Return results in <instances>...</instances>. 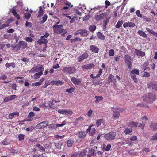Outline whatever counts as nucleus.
Returning a JSON list of instances; mask_svg holds the SVG:
<instances>
[{
	"instance_id": "f257e3e1",
	"label": "nucleus",
	"mask_w": 157,
	"mask_h": 157,
	"mask_svg": "<svg viewBox=\"0 0 157 157\" xmlns=\"http://www.w3.org/2000/svg\"><path fill=\"white\" fill-rule=\"evenodd\" d=\"M63 25H55L52 26V28L53 32L54 33L57 34H61V36H64L67 33V30L65 29H64L62 28Z\"/></svg>"
},
{
	"instance_id": "f03ea898",
	"label": "nucleus",
	"mask_w": 157,
	"mask_h": 157,
	"mask_svg": "<svg viewBox=\"0 0 157 157\" xmlns=\"http://www.w3.org/2000/svg\"><path fill=\"white\" fill-rule=\"evenodd\" d=\"M124 61L125 63L128 66V67L131 69L132 64L131 56L128 54L125 55L124 56Z\"/></svg>"
},
{
	"instance_id": "7ed1b4c3",
	"label": "nucleus",
	"mask_w": 157,
	"mask_h": 157,
	"mask_svg": "<svg viewBox=\"0 0 157 157\" xmlns=\"http://www.w3.org/2000/svg\"><path fill=\"white\" fill-rule=\"evenodd\" d=\"M27 46V44L26 42L25 41H20L17 44L15 47V49L16 50H19L20 49H23L25 48Z\"/></svg>"
},
{
	"instance_id": "20e7f679",
	"label": "nucleus",
	"mask_w": 157,
	"mask_h": 157,
	"mask_svg": "<svg viewBox=\"0 0 157 157\" xmlns=\"http://www.w3.org/2000/svg\"><path fill=\"white\" fill-rule=\"evenodd\" d=\"M76 70L73 67H65L63 68L62 71L64 73L71 74L74 73Z\"/></svg>"
},
{
	"instance_id": "39448f33",
	"label": "nucleus",
	"mask_w": 157,
	"mask_h": 157,
	"mask_svg": "<svg viewBox=\"0 0 157 157\" xmlns=\"http://www.w3.org/2000/svg\"><path fill=\"white\" fill-rule=\"evenodd\" d=\"M96 130L94 127L93 124L90 125L89 126L88 128L86 130V133H89V135L90 136H92L96 132Z\"/></svg>"
},
{
	"instance_id": "423d86ee",
	"label": "nucleus",
	"mask_w": 157,
	"mask_h": 157,
	"mask_svg": "<svg viewBox=\"0 0 157 157\" xmlns=\"http://www.w3.org/2000/svg\"><path fill=\"white\" fill-rule=\"evenodd\" d=\"M156 96L154 94L151 93H149L148 95V97L147 99L145 100L149 103H152L153 101L156 99Z\"/></svg>"
},
{
	"instance_id": "0eeeda50",
	"label": "nucleus",
	"mask_w": 157,
	"mask_h": 157,
	"mask_svg": "<svg viewBox=\"0 0 157 157\" xmlns=\"http://www.w3.org/2000/svg\"><path fill=\"white\" fill-rule=\"evenodd\" d=\"M48 125V121H45L41 122L37 125L36 128L37 129L44 128Z\"/></svg>"
},
{
	"instance_id": "6e6552de",
	"label": "nucleus",
	"mask_w": 157,
	"mask_h": 157,
	"mask_svg": "<svg viewBox=\"0 0 157 157\" xmlns=\"http://www.w3.org/2000/svg\"><path fill=\"white\" fill-rule=\"evenodd\" d=\"M120 115V113L117 108L113 109V117L114 119L118 118Z\"/></svg>"
},
{
	"instance_id": "1a4fd4ad",
	"label": "nucleus",
	"mask_w": 157,
	"mask_h": 157,
	"mask_svg": "<svg viewBox=\"0 0 157 157\" xmlns=\"http://www.w3.org/2000/svg\"><path fill=\"white\" fill-rule=\"evenodd\" d=\"M142 119L143 120L142 124H139L138 127H140L141 129L143 130L144 128V126L146 123L145 121H147L148 120V119L147 116H144L142 118Z\"/></svg>"
},
{
	"instance_id": "9d476101",
	"label": "nucleus",
	"mask_w": 157,
	"mask_h": 157,
	"mask_svg": "<svg viewBox=\"0 0 157 157\" xmlns=\"http://www.w3.org/2000/svg\"><path fill=\"white\" fill-rule=\"evenodd\" d=\"M79 34L82 36H86L87 34V31L85 29H82L78 30L74 33L75 35H77Z\"/></svg>"
},
{
	"instance_id": "9b49d317",
	"label": "nucleus",
	"mask_w": 157,
	"mask_h": 157,
	"mask_svg": "<svg viewBox=\"0 0 157 157\" xmlns=\"http://www.w3.org/2000/svg\"><path fill=\"white\" fill-rule=\"evenodd\" d=\"M108 14V13L107 12L104 13H103L100 14L98 15H97L95 17V19L96 20L99 21L105 17H106Z\"/></svg>"
},
{
	"instance_id": "f8f14e48",
	"label": "nucleus",
	"mask_w": 157,
	"mask_h": 157,
	"mask_svg": "<svg viewBox=\"0 0 157 157\" xmlns=\"http://www.w3.org/2000/svg\"><path fill=\"white\" fill-rule=\"evenodd\" d=\"M50 83L53 85H56V86H59V85H61L64 83V82L62 81L59 80H57L56 79L51 81Z\"/></svg>"
},
{
	"instance_id": "ddd939ff",
	"label": "nucleus",
	"mask_w": 157,
	"mask_h": 157,
	"mask_svg": "<svg viewBox=\"0 0 157 157\" xmlns=\"http://www.w3.org/2000/svg\"><path fill=\"white\" fill-rule=\"evenodd\" d=\"M88 55L86 53H85L82 55L80 56L78 58V61L81 62L83 61L84 59L88 57Z\"/></svg>"
},
{
	"instance_id": "4468645a",
	"label": "nucleus",
	"mask_w": 157,
	"mask_h": 157,
	"mask_svg": "<svg viewBox=\"0 0 157 157\" xmlns=\"http://www.w3.org/2000/svg\"><path fill=\"white\" fill-rule=\"evenodd\" d=\"M135 53L137 56L141 57H144L145 56V52L141 51V50L135 49Z\"/></svg>"
},
{
	"instance_id": "2eb2a0df",
	"label": "nucleus",
	"mask_w": 157,
	"mask_h": 157,
	"mask_svg": "<svg viewBox=\"0 0 157 157\" xmlns=\"http://www.w3.org/2000/svg\"><path fill=\"white\" fill-rule=\"evenodd\" d=\"M136 26L135 24L132 22H125L123 24V26L124 28L129 27H133Z\"/></svg>"
},
{
	"instance_id": "dca6fc26",
	"label": "nucleus",
	"mask_w": 157,
	"mask_h": 157,
	"mask_svg": "<svg viewBox=\"0 0 157 157\" xmlns=\"http://www.w3.org/2000/svg\"><path fill=\"white\" fill-rule=\"evenodd\" d=\"M90 49L91 52L95 53H98L99 50V48L95 45H91L90 46Z\"/></svg>"
},
{
	"instance_id": "f3484780",
	"label": "nucleus",
	"mask_w": 157,
	"mask_h": 157,
	"mask_svg": "<svg viewBox=\"0 0 157 157\" xmlns=\"http://www.w3.org/2000/svg\"><path fill=\"white\" fill-rule=\"evenodd\" d=\"M83 120V118L80 116L78 118L75 119L73 122V124L75 125H77L78 123H81Z\"/></svg>"
},
{
	"instance_id": "a211bd4d",
	"label": "nucleus",
	"mask_w": 157,
	"mask_h": 157,
	"mask_svg": "<svg viewBox=\"0 0 157 157\" xmlns=\"http://www.w3.org/2000/svg\"><path fill=\"white\" fill-rule=\"evenodd\" d=\"M48 42V40L47 39L43 38H41L37 41V43L40 45H41L42 44H46Z\"/></svg>"
},
{
	"instance_id": "6ab92c4d",
	"label": "nucleus",
	"mask_w": 157,
	"mask_h": 157,
	"mask_svg": "<svg viewBox=\"0 0 157 157\" xmlns=\"http://www.w3.org/2000/svg\"><path fill=\"white\" fill-rule=\"evenodd\" d=\"M94 66V64L93 63H90L86 65H84L83 66L82 68L83 69H91L93 68Z\"/></svg>"
},
{
	"instance_id": "aec40b11",
	"label": "nucleus",
	"mask_w": 157,
	"mask_h": 157,
	"mask_svg": "<svg viewBox=\"0 0 157 157\" xmlns=\"http://www.w3.org/2000/svg\"><path fill=\"white\" fill-rule=\"evenodd\" d=\"M127 125L131 128L137 127L139 125L138 122H135L134 121H131Z\"/></svg>"
},
{
	"instance_id": "412c9836",
	"label": "nucleus",
	"mask_w": 157,
	"mask_h": 157,
	"mask_svg": "<svg viewBox=\"0 0 157 157\" xmlns=\"http://www.w3.org/2000/svg\"><path fill=\"white\" fill-rule=\"evenodd\" d=\"M86 133V131L85 132L84 131H81L78 134V136L79 138L80 139H83L86 136V133Z\"/></svg>"
},
{
	"instance_id": "4be33fe9",
	"label": "nucleus",
	"mask_w": 157,
	"mask_h": 157,
	"mask_svg": "<svg viewBox=\"0 0 157 157\" xmlns=\"http://www.w3.org/2000/svg\"><path fill=\"white\" fill-rule=\"evenodd\" d=\"M95 150L93 149H90L88 151V154L87 157H91L94 155Z\"/></svg>"
},
{
	"instance_id": "5701e85b",
	"label": "nucleus",
	"mask_w": 157,
	"mask_h": 157,
	"mask_svg": "<svg viewBox=\"0 0 157 157\" xmlns=\"http://www.w3.org/2000/svg\"><path fill=\"white\" fill-rule=\"evenodd\" d=\"M116 135V133L113 132H110L109 133V140L113 139Z\"/></svg>"
},
{
	"instance_id": "b1692460",
	"label": "nucleus",
	"mask_w": 157,
	"mask_h": 157,
	"mask_svg": "<svg viewBox=\"0 0 157 157\" xmlns=\"http://www.w3.org/2000/svg\"><path fill=\"white\" fill-rule=\"evenodd\" d=\"M5 67L6 68H9L10 67H11L12 68L14 69L15 68V64L14 63L12 62L10 63H7L5 65Z\"/></svg>"
},
{
	"instance_id": "393cba45",
	"label": "nucleus",
	"mask_w": 157,
	"mask_h": 157,
	"mask_svg": "<svg viewBox=\"0 0 157 157\" xmlns=\"http://www.w3.org/2000/svg\"><path fill=\"white\" fill-rule=\"evenodd\" d=\"M148 64L149 63L147 61L146 62L143 63L142 65V67L144 71L146 70L147 69H148V71L150 70L149 68L148 67Z\"/></svg>"
},
{
	"instance_id": "a878e982",
	"label": "nucleus",
	"mask_w": 157,
	"mask_h": 157,
	"mask_svg": "<svg viewBox=\"0 0 157 157\" xmlns=\"http://www.w3.org/2000/svg\"><path fill=\"white\" fill-rule=\"evenodd\" d=\"M149 87H152V89L154 91L157 90V82H155L151 84Z\"/></svg>"
},
{
	"instance_id": "bb28decb",
	"label": "nucleus",
	"mask_w": 157,
	"mask_h": 157,
	"mask_svg": "<svg viewBox=\"0 0 157 157\" xmlns=\"http://www.w3.org/2000/svg\"><path fill=\"white\" fill-rule=\"evenodd\" d=\"M15 115L18 116L19 115V113H18V112H15L11 113L9 114L8 116V117L10 119H11L13 118V117Z\"/></svg>"
},
{
	"instance_id": "cd10ccee",
	"label": "nucleus",
	"mask_w": 157,
	"mask_h": 157,
	"mask_svg": "<svg viewBox=\"0 0 157 157\" xmlns=\"http://www.w3.org/2000/svg\"><path fill=\"white\" fill-rule=\"evenodd\" d=\"M137 33L138 34L142 36L143 38H146L147 37V35L145 33L141 30H139L138 32Z\"/></svg>"
},
{
	"instance_id": "c85d7f7f",
	"label": "nucleus",
	"mask_w": 157,
	"mask_h": 157,
	"mask_svg": "<svg viewBox=\"0 0 157 157\" xmlns=\"http://www.w3.org/2000/svg\"><path fill=\"white\" fill-rule=\"evenodd\" d=\"M95 98L96 99V100L95 101L96 103H98L103 99V97L101 96H96L95 97Z\"/></svg>"
},
{
	"instance_id": "c756f323",
	"label": "nucleus",
	"mask_w": 157,
	"mask_h": 157,
	"mask_svg": "<svg viewBox=\"0 0 157 157\" xmlns=\"http://www.w3.org/2000/svg\"><path fill=\"white\" fill-rule=\"evenodd\" d=\"M132 132V129L131 128L127 127L125 128L124 132L126 135L129 134Z\"/></svg>"
},
{
	"instance_id": "7c9ffc66",
	"label": "nucleus",
	"mask_w": 157,
	"mask_h": 157,
	"mask_svg": "<svg viewBox=\"0 0 157 157\" xmlns=\"http://www.w3.org/2000/svg\"><path fill=\"white\" fill-rule=\"evenodd\" d=\"M39 10L38 13V17H41L44 13V10L42 7L40 6L39 7Z\"/></svg>"
},
{
	"instance_id": "2f4dec72",
	"label": "nucleus",
	"mask_w": 157,
	"mask_h": 157,
	"mask_svg": "<svg viewBox=\"0 0 157 157\" xmlns=\"http://www.w3.org/2000/svg\"><path fill=\"white\" fill-rule=\"evenodd\" d=\"M75 89V87L73 88L71 87L70 88L66 89L65 91L66 92L71 94L72 92L74 91Z\"/></svg>"
},
{
	"instance_id": "473e14b6",
	"label": "nucleus",
	"mask_w": 157,
	"mask_h": 157,
	"mask_svg": "<svg viewBox=\"0 0 157 157\" xmlns=\"http://www.w3.org/2000/svg\"><path fill=\"white\" fill-rule=\"evenodd\" d=\"M37 71H39V72H42L43 73V72L44 71V69L43 67V66L42 65H37Z\"/></svg>"
},
{
	"instance_id": "72a5a7b5",
	"label": "nucleus",
	"mask_w": 157,
	"mask_h": 157,
	"mask_svg": "<svg viewBox=\"0 0 157 157\" xmlns=\"http://www.w3.org/2000/svg\"><path fill=\"white\" fill-rule=\"evenodd\" d=\"M123 23V20H121L120 21H118L116 25H115V27L116 28H120L121 26L122 25V24Z\"/></svg>"
},
{
	"instance_id": "f704fd0d",
	"label": "nucleus",
	"mask_w": 157,
	"mask_h": 157,
	"mask_svg": "<svg viewBox=\"0 0 157 157\" xmlns=\"http://www.w3.org/2000/svg\"><path fill=\"white\" fill-rule=\"evenodd\" d=\"M151 128L154 131L156 130L157 129V123H151Z\"/></svg>"
},
{
	"instance_id": "c9c22d12",
	"label": "nucleus",
	"mask_w": 157,
	"mask_h": 157,
	"mask_svg": "<svg viewBox=\"0 0 157 157\" xmlns=\"http://www.w3.org/2000/svg\"><path fill=\"white\" fill-rule=\"evenodd\" d=\"M87 151L86 150H83L79 153V155L80 157H83L86 155Z\"/></svg>"
},
{
	"instance_id": "e433bc0d",
	"label": "nucleus",
	"mask_w": 157,
	"mask_h": 157,
	"mask_svg": "<svg viewBox=\"0 0 157 157\" xmlns=\"http://www.w3.org/2000/svg\"><path fill=\"white\" fill-rule=\"evenodd\" d=\"M103 120L102 119H100L97 120L96 124L98 127L103 124Z\"/></svg>"
},
{
	"instance_id": "4c0bfd02",
	"label": "nucleus",
	"mask_w": 157,
	"mask_h": 157,
	"mask_svg": "<svg viewBox=\"0 0 157 157\" xmlns=\"http://www.w3.org/2000/svg\"><path fill=\"white\" fill-rule=\"evenodd\" d=\"M73 113V112L69 109H65L64 110V115H67L69 114L71 115Z\"/></svg>"
},
{
	"instance_id": "58836bf2",
	"label": "nucleus",
	"mask_w": 157,
	"mask_h": 157,
	"mask_svg": "<svg viewBox=\"0 0 157 157\" xmlns=\"http://www.w3.org/2000/svg\"><path fill=\"white\" fill-rule=\"evenodd\" d=\"M136 74L139 75V70L138 69H135L132 70L130 72V74Z\"/></svg>"
},
{
	"instance_id": "ea45409f",
	"label": "nucleus",
	"mask_w": 157,
	"mask_h": 157,
	"mask_svg": "<svg viewBox=\"0 0 157 157\" xmlns=\"http://www.w3.org/2000/svg\"><path fill=\"white\" fill-rule=\"evenodd\" d=\"M43 74V73L41 72H38V73H36L34 74L33 75V78H38L40 77V76L42 75Z\"/></svg>"
},
{
	"instance_id": "a19ab883",
	"label": "nucleus",
	"mask_w": 157,
	"mask_h": 157,
	"mask_svg": "<svg viewBox=\"0 0 157 157\" xmlns=\"http://www.w3.org/2000/svg\"><path fill=\"white\" fill-rule=\"evenodd\" d=\"M131 78L133 79L134 82L136 83H137L138 82L137 79L136 77V76L133 74H130Z\"/></svg>"
},
{
	"instance_id": "79ce46f5",
	"label": "nucleus",
	"mask_w": 157,
	"mask_h": 157,
	"mask_svg": "<svg viewBox=\"0 0 157 157\" xmlns=\"http://www.w3.org/2000/svg\"><path fill=\"white\" fill-rule=\"evenodd\" d=\"M97 36L101 40H104L105 39V36H104L100 32H98L97 33Z\"/></svg>"
},
{
	"instance_id": "37998d69",
	"label": "nucleus",
	"mask_w": 157,
	"mask_h": 157,
	"mask_svg": "<svg viewBox=\"0 0 157 157\" xmlns=\"http://www.w3.org/2000/svg\"><path fill=\"white\" fill-rule=\"evenodd\" d=\"M36 72H38L37 66L32 68L29 71L30 72L32 73H34Z\"/></svg>"
},
{
	"instance_id": "c03bdc74",
	"label": "nucleus",
	"mask_w": 157,
	"mask_h": 157,
	"mask_svg": "<svg viewBox=\"0 0 157 157\" xmlns=\"http://www.w3.org/2000/svg\"><path fill=\"white\" fill-rule=\"evenodd\" d=\"M36 146L37 147H38V148H39V149L40 150L42 151H44L45 150V149L42 146L40 145V144L39 143H37L36 144Z\"/></svg>"
},
{
	"instance_id": "a18cd8bd",
	"label": "nucleus",
	"mask_w": 157,
	"mask_h": 157,
	"mask_svg": "<svg viewBox=\"0 0 157 157\" xmlns=\"http://www.w3.org/2000/svg\"><path fill=\"white\" fill-rule=\"evenodd\" d=\"M96 28V27L94 25H91L89 27V30L91 32L94 31Z\"/></svg>"
},
{
	"instance_id": "49530a36",
	"label": "nucleus",
	"mask_w": 157,
	"mask_h": 157,
	"mask_svg": "<svg viewBox=\"0 0 157 157\" xmlns=\"http://www.w3.org/2000/svg\"><path fill=\"white\" fill-rule=\"evenodd\" d=\"M73 143V141L72 140H68L67 142V145L68 147H72Z\"/></svg>"
},
{
	"instance_id": "de8ad7c7",
	"label": "nucleus",
	"mask_w": 157,
	"mask_h": 157,
	"mask_svg": "<svg viewBox=\"0 0 157 157\" xmlns=\"http://www.w3.org/2000/svg\"><path fill=\"white\" fill-rule=\"evenodd\" d=\"M25 135L23 134H20L18 135V140L19 141H21L24 139Z\"/></svg>"
},
{
	"instance_id": "09e8293b",
	"label": "nucleus",
	"mask_w": 157,
	"mask_h": 157,
	"mask_svg": "<svg viewBox=\"0 0 157 157\" xmlns=\"http://www.w3.org/2000/svg\"><path fill=\"white\" fill-rule=\"evenodd\" d=\"M142 17L144 21H145L147 22H150L151 21V19L147 17L146 16H144Z\"/></svg>"
},
{
	"instance_id": "8fccbe9b",
	"label": "nucleus",
	"mask_w": 157,
	"mask_h": 157,
	"mask_svg": "<svg viewBox=\"0 0 157 157\" xmlns=\"http://www.w3.org/2000/svg\"><path fill=\"white\" fill-rule=\"evenodd\" d=\"M31 16V13H26L24 14V17L27 20L29 19Z\"/></svg>"
},
{
	"instance_id": "3c124183",
	"label": "nucleus",
	"mask_w": 157,
	"mask_h": 157,
	"mask_svg": "<svg viewBox=\"0 0 157 157\" xmlns=\"http://www.w3.org/2000/svg\"><path fill=\"white\" fill-rule=\"evenodd\" d=\"M47 18V15L46 14H45L42 17L43 20L41 21V23H44L46 21Z\"/></svg>"
},
{
	"instance_id": "603ef678",
	"label": "nucleus",
	"mask_w": 157,
	"mask_h": 157,
	"mask_svg": "<svg viewBox=\"0 0 157 157\" xmlns=\"http://www.w3.org/2000/svg\"><path fill=\"white\" fill-rule=\"evenodd\" d=\"M108 22V19H106V20L104 22V25H103V29L104 30H105L106 28V26L107 25V23Z\"/></svg>"
},
{
	"instance_id": "864d4df0",
	"label": "nucleus",
	"mask_w": 157,
	"mask_h": 157,
	"mask_svg": "<svg viewBox=\"0 0 157 157\" xmlns=\"http://www.w3.org/2000/svg\"><path fill=\"white\" fill-rule=\"evenodd\" d=\"M55 144L56 147L58 149H60L61 148V145L60 143H55Z\"/></svg>"
},
{
	"instance_id": "5fc2aeb1",
	"label": "nucleus",
	"mask_w": 157,
	"mask_h": 157,
	"mask_svg": "<svg viewBox=\"0 0 157 157\" xmlns=\"http://www.w3.org/2000/svg\"><path fill=\"white\" fill-rule=\"evenodd\" d=\"M114 51L113 49H111L109 51V55L110 56H113L114 55Z\"/></svg>"
},
{
	"instance_id": "6e6d98bb",
	"label": "nucleus",
	"mask_w": 157,
	"mask_h": 157,
	"mask_svg": "<svg viewBox=\"0 0 157 157\" xmlns=\"http://www.w3.org/2000/svg\"><path fill=\"white\" fill-rule=\"evenodd\" d=\"M142 75L143 76L146 77H148L150 76V74L148 72L145 71L144 72Z\"/></svg>"
},
{
	"instance_id": "4d7b16f0",
	"label": "nucleus",
	"mask_w": 157,
	"mask_h": 157,
	"mask_svg": "<svg viewBox=\"0 0 157 157\" xmlns=\"http://www.w3.org/2000/svg\"><path fill=\"white\" fill-rule=\"evenodd\" d=\"M137 137L136 136H131L130 138V140L131 141H135L137 140Z\"/></svg>"
},
{
	"instance_id": "13d9d810",
	"label": "nucleus",
	"mask_w": 157,
	"mask_h": 157,
	"mask_svg": "<svg viewBox=\"0 0 157 157\" xmlns=\"http://www.w3.org/2000/svg\"><path fill=\"white\" fill-rule=\"evenodd\" d=\"M150 140L151 141L157 140V133L155 134L151 138Z\"/></svg>"
},
{
	"instance_id": "bf43d9fd",
	"label": "nucleus",
	"mask_w": 157,
	"mask_h": 157,
	"mask_svg": "<svg viewBox=\"0 0 157 157\" xmlns=\"http://www.w3.org/2000/svg\"><path fill=\"white\" fill-rule=\"evenodd\" d=\"M136 14L138 17H142V15L140 14V11L139 10H137L136 11Z\"/></svg>"
},
{
	"instance_id": "052dcab7",
	"label": "nucleus",
	"mask_w": 157,
	"mask_h": 157,
	"mask_svg": "<svg viewBox=\"0 0 157 157\" xmlns=\"http://www.w3.org/2000/svg\"><path fill=\"white\" fill-rule=\"evenodd\" d=\"M25 40L28 42H31L33 41L32 39L29 37H26Z\"/></svg>"
},
{
	"instance_id": "680f3d73",
	"label": "nucleus",
	"mask_w": 157,
	"mask_h": 157,
	"mask_svg": "<svg viewBox=\"0 0 157 157\" xmlns=\"http://www.w3.org/2000/svg\"><path fill=\"white\" fill-rule=\"evenodd\" d=\"M102 150L103 151L105 150L106 151H108V145L106 146L105 144H103L102 147Z\"/></svg>"
},
{
	"instance_id": "e2e57ef3",
	"label": "nucleus",
	"mask_w": 157,
	"mask_h": 157,
	"mask_svg": "<svg viewBox=\"0 0 157 157\" xmlns=\"http://www.w3.org/2000/svg\"><path fill=\"white\" fill-rule=\"evenodd\" d=\"M93 113V110L91 109H90L87 113V115L88 117H90L92 116V114Z\"/></svg>"
},
{
	"instance_id": "0e129e2a",
	"label": "nucleus",
	"mask_w": 157,
	"mask_h": 157,
	"mask_svg": "<svg viewBox=\"0 0 157 157\" xmlns=\"http://www.w3.org/2000/svg\"><path fill=\"white\" fill-rule=\"evenodd\" d=\"M102 70L101 69H100L99 71L98 72V74L96 76V77H99L102 74Z\"/></svg>"
},
{
	"instance_id": "69168bd1",
	"label": "nucleus",
	"mask_w": 157,
	"mask_h": 157,
	"mask_svg": "<svg viewBox=\"0 0 157 157\" xmlns=\"http://www.w3.org/2000/svg\"><path fill=\"white\" fill-rule=\"evenodd\" d=\"M21 60L25 63H28L29 61V60L27 58L25 57H23L21 59Z\"/></svg>"
},
{
	"instance_id": "338daca9",
	"label": "nucleus",
	"mask_w": 157,
	"mask_h": 157,
	"mask_svg": "<svg viewBox=\"0 0 157 157\" xmlns=\"http://www.w3.org/2000/svg\"><path fill=\"white\" fill-rule=\"evenodd\" d=\"M9 24H3L1 25L0 26V30H1L3 28H4L5 27H8L9 26Z\"/></svg>"
},
{
	"instance_id": "774afa93",
	"label": "nucleus",
	"mask_w": 157,
	"mask_h": 157,
	"mask_svg": "<svg viewBox=\"0 0 157 157\" xmlns=\"http://www.w3.org/2000/svg\"><path fill=\"white\" fill-rule=\"evenodd\" d=\"M17 98V96L15 95H12L10 96V100H13Z\"/></svg>"
}]
</instances>
